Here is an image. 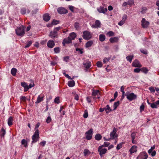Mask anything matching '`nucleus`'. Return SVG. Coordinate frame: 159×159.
<instances>
[{
  "label": "nucleus",
  "mask_w": 159,
  "mask_h": 159,
  "mask_svg": "<svg viewBox=\"0 0 159 159\" xmlns=\"http://www.w3.org/2000/svg\"><path fill=\"white\" fill-rule=\"evenodd\" d=\"M25 27L23 25L20 26L15 30L16 33L19 36L22 37L25 34Z\"/></svg>",
  "instance_id": "nucleus-1"
},
{
  "label": "nucleus",
  "mask_w": 159,
  "mask_h": 159,
  "mask_svg": "<svg viewBox=\"0 0 159 159\" xmlns=\"http://www.w3.org/2000/svg\"><path fill=\"white\" fill-rule=\"evenodd\" d=\"M127 98L129 101H131L136 99L137 95L133 93H130L129 92H126L125 94Z\"/></svg>",
  "instance_id": "nucleus-2"
},
{
  "label": "nucleus",
  "mask_w": 159,
  "mask_h": 159,
  "mask_svg": "<svg viewBox=\"0 0 159 159\" xmlns=\"http://www.w3.org/2000/svg\"><path fill=\"white\" fill-rule=\"evenodd\" d=\"M39 138V131L38 129H36L32 136V143H34L38 141Z\"/></svg>",
  "instance_id": "nucleus-3"
},
{
  "label": "nucleus",
  "mask_w": 159,
  "mask_h": 159,
  "mask_svg": "<svg viewBox=\"0 0 159 159\" xmlns=\"http://www.w3.org/2000/svg\"><path fill=\"white\" fill-rule=\"evenodd\" d=\"M102 146H99L98 149V151L99 152V155L101 157H102V155L107 153V149L106 148H103Z\"/></svg>",
  "instance_id": "nucleus-4"
},
{
  "label": "nucleus",
  "mask_w": 159,
  "mask_h": 159,
  "mask_svg": "<svg viewBox=\"0 0 159 159\" xmlns=\"http://www.w3.org/2000/svg\"><path fill=\"white\" fill-rule=\"evenodd\" d=\"M83 37L85 39L88 40L91 38L90 33L87 31H84L83 32Z\"/></svg>",
  "instance_id": "nucleus-5"
},
{
  "label": "nucleus",
  "mask_w": 159,
  "mask_h": 159,
  "mask_svg": "<svg viewBox=\"0 0 159 159\" xmlns=\"http://www.w3.org/2000/svg\"><path fill=\"white\" fill-rule=\"evenodd\" d=\"M148 157V155L147 153L145 152H141L138 156L137 159H147Z\"/></svg>",
  "instance_id": "nucleus-6"
},
{
  "label": "nucleus",
  "mask_w": 159,
  "mask_h": 159,
  "mask_svg": "<svg viewBox=\"0 0 159 159\" xmlns=\"http://www.w3.org/2000/svg\"><path fill=\"white\" fill-rule=\"evenodd\" d=\"M148 157V155L147 153L145 152H141L138 156L137 159H147Z\"/></svg>",
  "instance_id": "nucleus-7"
},
{
  "label": "nucleus",
  "mask_w": 159,
  "mask_h": 159,
  "mask_svg": "<svg viewBox=\"0 0 159 159\" xmlns=\"http://www.w3.org/2000/svg\"><path fill=\"white\" fill-rule=\"evenodd\" d=\"M149 24V22L146 20L144 18H143L141 21V25L143 28H147Z\"/></svg>",
  "instance_id": "nucleus-8"
},
{
  "label": "nucleus",
  "mask_w": 159,
  "mask_h": 159,
  "mask_svg": "<svg viewBox=\"0 0 159 159\" xmlns=\"http://www.w3.org/2000/svg\"><path fill=\"white\" fill-rule=\"evenodd\" d=\"M132 66L134 67L140 68L142 66L141 65L137 60H135L132 63Z\"/></svg>",
  "instance_id": "nucleus-9"
},
{
  "label": "nucleus",
  "mask_w": 159,
  "mask_h": 159,
  "mask_svg": "<svg viewBox=\"0 0 159 159\" xmlns=\"http://www.w3.org/2000/svg\"><path fill=\"white\" fill-rule=\"evenodd\" d=\"M57 11L58 12L61 14H65L67 12V10L65 8L62 7L58 8L57 9Z\"/></svg>",
  "instance_id": "nucleus-10"
},
{
  "label": "nucleus",
  "mask_w": 159,
  "mask_h": 159,
  "mask_svg": "<svg viewBox=\"0 0 159 159\" xmlns=\"http://www.w3.org/2000/svg\"><path fill=\"white\" fill-rule=\"evenodd\" d=\"M72 39L70 37H68L65 38L62 42V44L64 46H65L66 43H70L72 42Z\"/></svg>",
  "instance_id": "nucleus-11"
},
{
  "label": "nucleus",
  "mask_w": 159,
  "mask_h": 159,
  "mask_svg": "<svg viewBox=\"0 0 159 159\" xmlns=\"http://www.w3.org/2000/svg\"><path fill=\"white\" fill-rule=\"evenodd\" d=\"M83 65L86 69H89L91 67V63L89 61L87 60L83 62Z\"/></svg>",
  "instance_id": "nucleus-12"
},
{
  "label": "nucleus",
  "mask_w": 159,
  "mask_h": 159,
  "mask_svg": "<svg viewBox=\"0 0 159 159\" xmlns=\"http://www.w3.org/2000/svg\"><path fill=\"white\" fill-rule=\"evenodd\" d=\"M101 22L99 20H96L95 23L92 25V28H98L100 27Z\"/></svg>",
  "instance_id": "nucleus-13"
},
{
  "label": "nucleus",
  "mask_w": 159,
  "mask_h": 159,
  "mask_svg": "<svg viewBox=\"0 0 159 159\" xmlns=\"http://www.w3.org/2000/svg\"><path fill=\"white\" fill-rule=\"evenodd\" d=\"M97 10L100 13L105 14L107 11V8H104L103 7H100L97 8Z\"/></svg>",
  "instance_id": "nucleus-14"
},
{
  "label": "nucleus",
  "mask_w": 159,
  "mask_h": 159,
  "mask_svg": "<svg viewBox=\"0 0 159 159\" xmlns=\"http://www.w3.org/2000/svg\"><path fill=\"white\" fill-rule=\"evenodd\" d=\"M49 36L51 38L53 39L57 37V32L53 31L50 32Z\"/></svg>",
  "instance_id": "nucleus-15"
},
{
  "label": "nucleus",
  "mask_w": 159,
  "mask_h": 159,
  "mask_svg": "<svg viewBox=\"0 0 159 159\" xmlns=\"http://www.w3.org/2000/svg\"><path fill=\"white\" fill-rule=\"evenodd\" d=\"M47 45L49 48H53L55 45L54 41L52 40H49L47 43Z\"/></svg>",
  "instance_id": "nucleus-16"
},
{
  "label": "nucleus",
  "mask_w": 159,
  "mask_h": 159,
  "mask_svg": "<svg viewBox=\"0 0 159 159\" xmlns=\"http://www.w3.org/2000/svg\"><path fill=\"white\" fill-rule=\"evenodd\" d=\"M116 129L115 128H114L112 131L111 132L110 134V136L111 139H113L115 137H116L115 136V134H116Z\"/></svg>",
  "instance_id": "nucleus-17"
},
{
  "label": "nucleus",
  "mask_w": 159,
  "mask_h": 159,
  "mask_svg": "<svg viewBox=\"0 0 159 159\" xmlns=\"http://www.w3.org/2000/svg\"><path fill=\"white\" fill-rule=\"evenodd\" d=\"M43 19L45 21H48L50 19V16L48 13H46L43 16Z\"/></svg>",
  "instance_id": "nucleus-18"
},
{
  "label": "nucleus",
  "mask_w": 159,
  "mask_h": 159,
  "mask_svg": "<svg viewBox=\"0 0 159 159\" xmlns=\"http://www.w3.org/2000/svg\"><path fill=\"white\" fill-rule=\"evenodd\" d=\"M21 85L24 88V91H27L29 89V88H28V85H27L26 84L25 82H21Z\"/></svg>",
  "instance_id": "nucleus-19"
},
{
  "label": "nucleus",
  "mask_w": 159,
  "mask_h": 159,
  "mask_svg": "<svg viewBox=\"0 0 159 159\" xmlns=\"http://www.w3.org/2000/svg\"><path fill=\"white\" fill-rule=\"evenodd\" d=\"M137 147L136 146H133L130 149L129 152L131 154L137 151Z\"/></svg>",
  "instance_id": "nucleus-20"
},
{
  "label": "nucleus",
  "mask_w": 159,
  "mask_h": 159,
  "mask_svg": "<svg viewBox=\"0 0 159 159\" xmlns=\"http://www.w3.org/2000/svg\"><path fill=\"white\" fill-rule=\"evenodd\" d=\"M118 39L117 37H114L110 38L109 40L111 43H114L118 42Z\"/></svg>",
  "instance_id": "nucleus-21"
},
{
  "label": "nucleus",
  "mask_w": 159,
  "mask_h": 159,
  "mask_svg": "<svg viewBox=\"0 0 159 159\" xmlns=\"http://www.w3.org/2000/svg\"><path fill=\"white\" fill-rule=\"evenodd\" d=\"M43 97L40 95H39L37 98L36 101L35 102L36 104H38L40 102L43 100Z\"/></svg>",
  "instance_id": "nucleus-22"
},
{
  "label": "nucleus",
  "mask_w": 159,
  "mask_h": 159,
  "mask_svg": "<svg viewBox=\"0 0 159 159\" xmlns=\"http://www.w3.org/2000/svg\"><path fill=\"white\" fill-rule=\"evenodd\" d=\"M13 121V117L12 116H10L7 122V124L9 126H11L12 125Z\"/></svg>",
  "instance_id": "nucleus-23"
},
{
  "label": "nucleus",
  "mask_w": 159,
  "mask_h": 159,
  "mask_svg": "<svg viewBox=\"0 0 159 159\" xmlns=\"http://www.w3.org/2000/svg\"><path fill=\"white\" fill-rule=\"evenodd\" d=\"M76 36V34L74 32H72L71 33L69 36L71 39L73 40H74Z\"/></svg>",
  "instance_id": "nucleus-24"
},
{
  "label": "nucleus",
  "mask_w": 159,
  "mask_h": 159,
  "mask_svg": "<svg viewBox=\"0 0 159 159\" xmlns=\"http://www.w3.org/2000/svg\"><path fill=\"white\" fill-rule=\"evenodd\" d=\"M105 108V111L107 114L109 112L112 111V109L108 105H107L106 106V107Z\"/></svg>",
  "instance_id": "nucleus-25"
},
{
  "label": "nucleus",
  "mask_w": 159,
  "mask_h": 159,
  "mask_svg": "<svg viewBox=\"0 0 159 159\" xmlns=\"http://www.w3.org/2000/svg\"><path fill=\"white\" fill-rule=\"evenodd\" d=\"M99 40L101 42L104 41L106 39L105 36L104 34H101L99 36Z\"/></svg>",
  "instance_id": "nucleus-26"
},
{
  "label": "nucleus",
  "mask_w": 159,
  "mask_h": 159,
  "mask_svg": "<svg viewBox=\"0 0 159 159\" xmlns=\"http://www.w3.org/2000/svg\"><path fill=\"white\" fill-rule=\"evenodd\" d=\"M93 41L91 40L87 42L85 44V47L88 48L91 47L93 44Z\"/></svg>",
  "instance_id": "nucleus-27"
},
{
  "label": "nucleus",
  "mask_w": 159,
  "mask_h": 159,
  "mask_svg": "<svg viewBox=\"0 0 159 159\" xmlns=\"http://www.w3.org/2000/svg\"><path fill=\"white\" fill-rule=\"evenodd\" d=\"M68 85L70 87H73L75 85V82L74 80H70L68 82Z\"/></svg>",
  "instance_id": "nucleus-28"
},
{
  "label": "nucleus",
  "mask_w": 159,
  "mask_h": 159,
  "mask_svg": "<svg viewBox=\"0 0 159 159\" xmlns=\"http://www.w3.org/2000/svg\"><path fill=\"white\" fill-rule=\"evenodd\" d=\"M102 138V136L99 134H96L95 136V138L97 140H100Z\"/></svg>",
  "instance_id": "nucleus-29"
},
{
  "label": "nucleus",
  "mask_w": 159,
  "mask_h": 159,
  "mask_svg": "<svg viewBox=\"0 0 159 159\" xmlns=\"http://www.w3.org/2000/svg\"><path fill=\"white\" fill-rule=\"evenodd\" d=\"M134 57V55L128 56L126 57L127 60L129 61L130 62H131L132 60L133 59Z\"/></svg>",
  "instance_id": "nucleus-30"
},
{
  "label": "nucleus",
  "mask_w": 159,
  "mask_h": 159,
  "mask_svg": "<svg viewBox=\"0 0 159 159\" xmlns=\"http://www.w3.org/2000/svg\"><path fill=\"white\" fill-rule=\"evenodd\" d=\"M98 94H100L99 91L98 90H94L93 89L92 95L93 96H95L98 95Z\"/></svg>",
  "instance_id": "nucleus-31"
},
{
  "label": "nucleus",
  "mask_w": 159,
  "mask_h": 159,
  "mask_svg": "<svg viewBox=\"0 0 159 159\" xmlns=\"http://www.w3.org/2000/svg\"><path fill=\"white\" fill-rule=\"evenodd\" d=\"M17 69L15 68H12L11 70V73L13 76H15L17 72Z\"/></svg>",
  "instance_id": "nucleus-32"
},
{
  "label": "nucleus",
  "mask_w": 159,
  "mask_h": 159,
  "mask_svg": "<svg viewBox=\"0 0 159 159\" xmlns=\"http://www.w3.org/2000/svg\"><path fill=\"white\" fill-rule=\"evenodd\" d=\"M119 104L120 102L119 101H117L116 102H115L113 106L114 107L113 110H116L117 107L119 106Z\"/></svg>",
  "instance_id": "nucleus-33"
},
{
  "label": "nucleus",
  "mask_w": 159,
  "mask_h": 159,
  "mask_svg": "<svg viewBox=\"0 0 159 159\" xmlns=\"http://www.w3.org/2000/svg\"><path fill=\"white\" fill-rule=\"evenodd\" d=\"M21 144L24 145L25 147H26L27 146V142L25 139H23L21 141Z\"/></svg>",
  "instance_id": "nucleus-34"
},
{
  "label": "nucleus",
  "mask_w": 159,
  "mask_h": 159,
  "mask_svg": "<svg viewBox=\"0 0 159 159\" xmlns=\"http://www.w3.org/2000/svg\"><path fill=\"white\" fill-rule=\"evenodd\" d=\"M141 71L145 74H147L148 72V70L146 67H143L141 69Z\"/></svg>",
  "instance_id": "nucleus-35"
},
{
  "label": "nucleus",
  "mask_w": 159,
  "mask_h": 159,
  "mask_svg": "<svg viewBox=\"0 0 159 159\" xmlns=\"http://www.w3.org/2000/svg\"><path fill=\"white\" fill-rule=\"evenodd\" d=\"M74 27L76 30H78L80 28V24L78 22H75L74 24Z\"/></svg>",
  "instance_id": "nucleus-36"
},
{
  "label": "nucleus",
  "mask_w": 159,
  "mask_h": 159,
  "mask_svg": "<svg viewBox=\"0 0 159 159\" xmlns=\"http://www.w3.org/2000/svg\"><path fill=\"white\" fill-rule=\"evenodd\" d=\"M1 133V137H3L6 134L5 130L3 129V128H2Z\"/></svg>",
  "instance_id": "nucleus-37"
},
{
  "label": "nucleus",
  "mask_w": 159,
  "mask_h": 159,
  "mask_svg": "<svg viewBox=\"0 0 159 159\" xmlns=\"http://www.w3.org/2000/svg\"><path fill=\"white\" fill-rule=\"evenodd\" d=\"M107 34L109 37H111L114 35V33L112 31H110L107 33Z\"/></svg>",
  "instance_id": "nucleus-38"
},
{
  "label": "nucleus",
  "mask_w": 159,
  "mask_h": 159,
  "mask_svg": "<svg viewBox=\"0 0 159 159\" xmlns=\"http://www.w3.org/2000/svg\"><path fill=\"white\" fill-rule=\"evenodd\" d=\"M84 153L85 156H86L87 155H89L90 154L89 151L87 149H85L84 150Z\"/></svg>",
  "instance_id": "nucleus-39"
},
{
  "label": "nucleus",
  "mask_w": 159,
  "mask_h": 159,
  "mask_svg": "<svg viewBox=\"0 0 159 159\" xmlns=\"http://www.w3.org/2000/svg\"><path fill=\"white\" fill-rule=\"evenodd\" d=\"M93 132V129H91L88 131L86 132L85 133V134L87 135H92Z\"/></svg>",
  "instance_id": "nucleus-40"
},
{
  "label": "nucleus",
  "mask_w": 159,
  "mask_h": 159,
  "mask_svg": "<svg viewBox=\"0 0 159 159\" xmlns=\"http://www.w3.org/2000/svg\"><path fill=\"white\" fill-rule=\"evenodd\" d=\"M32 43V42L31 41L28 42H27L26 45L25 47V48H27L29 47L31 45Z\"/></svg>",
  "instance_id": "nucleus-41"
},
{
  "label": "nucleus",
  "mask_w": 159,
  "mask_h": 159,
  "mask_svg": "<svg viewBox=\"0 0 159 159\" xmlns=\"http://www.w3.org/2000/svg\"><path fill=\"white\" fill-rule=\"evenodd\" d=\"M88 116V111L87 110H85L84 111V113L83 115V117L84 118H87Z\"/></svg>",
  "instance_id": "nucleus-42"
},
{
  "label": "nucleus",
  "mask_w": 159,
  "mask_h": 159,
  "mask_svg": "<svg viewBox=\"0 0 159 159\" xmlns=\"http://www.w3.org/2000/svg\"><path fill=\"white\" fill-rule=\"evenodd\" d=\"M59 21L53 20L52 21V23L53 25H56L59 23Z\"/></svg>",
  "instance_id": "nucleus-43"
},
{
  "label": "nucleus",
  "mask_w": 159,
  "mask_h": 159,
  "mask_svg": "<svg viewBox=\"0 0 159 159\" xmlns=\"http://www.w3.org/2000/svg\"><path fill=\"white\" fill-rule=\"evenodd\" d=\"M97 66L98 67H101L102 66V64L101 62L98 61L97 63Z\"/></svg>",
  "instance_id": "nucleus-44"
},
{
  "label": "nucleus",
  "mask_w": 159,
  "mask_h": 159,
  "mask_svg": "<svg viewBox=\"0 0 159 159\" xmlns=\"http://www.w3.org/2000/svg\"><path fill=\"white\" fill-rule=\"evenodd\" d=\"M109 144L110 143L109 142H104L103 145H102L101 146H102L103 147H106L108 146Z\"/></svg>",
  "instance_id": "nucleus-45"
},
{
  "label": "nucleus",
  "mask_w": 159,
  "mask_h": 159,
  "mask_svg": "<svg viewBox=\"0 0 159 159\" xmlns=\"http://www.w3.org/2000/svg\"><path fill=\"white\" fill-rule=\"evenodd\" d=\"M150 105L151 107L152 108H157V104H156L155 102H153L152 103H151Z\"/></svg>",
  "instance_id": "nucleus-46"
},
{
  "label": "nucleus",
  "mask_w": 159,
  "mask_h": 159,
  "mask_svg": "<svg viewBox=\"0 0 159 159\" xmlns=\"http://www.w3.org/2000/svg\"><path fill=\"white\" fill-rule=\"evenodd\" d=\"M155 146H153L151 147V148L148 150V152L149 154H150L151 153L152 151V150L155 149Z\"/></svg>",
  "instance_id": "nucleus-47"
},
{
  "label": "nucleus",
  "mask_w": 159,
  "mask_h": 159,
  "mask_svg": "<svg viewBox=\"0 0 159 159\" xmlns=\"http://www.w3.org/2000/svg\"><path fill=\"white\" fill-rule=\"evenodd\" d=\"M54 51L55 53H59L60 51V49L59 48L57 47L55 48H54Z\"/></svg>",
  "instance_id": "nucleus-48"
},
{
  "label": "nucleus",
  "mask_w": 159,
  "mask_h": 159,
  "mask_svg": "<svg viewBox=\"0 0 159 159\" xmlns=\"http://www.w3.org/2000/svg\"><path fill=\"white\" fill-rule=\"evenodd\" d=\"M54 102L58 104L59 103V97H56L54 99Z\"/></svg>",
  "instance_id": "nucleus-49"
},
{
  "label": "nucleus",
  "mask_w": 159,
  "mask_h": 159,
  "mask_svg": "<svg viewBox=\"0 0 159 159\" xmlns=\"http://www.w3.org/2000/svg\"><path fill=\"white\" fill-rule=\"evenodd\" d=\"M26 10L25 8H22L21 9V13L22 14H26Z\"/></svg>",
  "instance_id": "nucleus-50"
},
{
  "label": "nucleus",
  "mask_w": 159,
  "mask_h": 159,
  "mask_svg": "<svg viewBox=\"0 0 159 159\" xmlns=\"http://www.w3.org/2000/svg\"><path fill=\"white\" fill-rule=\"evenodd\" d=\"M136 135V133L135 132H133L131 134V137L132 139L134 140L135 138V136Z\"/></svg>",
  "instance_id": "nucleus-51"
},
{
  "label": "nucleus",
  "mask_w": 159,
  "mask_h": 159,
  "mask_svg": "<svg viewBox=\"0 0 159 159\" xmlns=\"http://www.w3.org/2000/svg\"><path fill=\"white\" fill-rule=\"evenodd\" d=\"M110 60V58H105L103 60V62L104 63H106L107 61H109Z\"/></svg>",
  "instance_id": "nucleus-52"
},
{
  "label": "nucleus",
  "mask_w": 159,
  "mask_h": 159,
  "mask_svg": "<svg viewBox=\"0 0 159 159\" xmlns=\"http://www.w3.org/2000/svg\"><path fill=\"white\" fill-rule=\"evenodd\" d=\"M51 121V118L50 116H48V117L46 119V122L48 123H49Z\"/></svg>",
  "instance_id": "nucleus-53"
},
{
  "label": "nucleus",
  "mask_w": 159,
  "mask_h": 159,
  "mask_svg": "<svg viewBox=\"0 0 159 159\" xmlns=\"http://www.w3.org/2000/svg\"><path fill=\"white\" fill-rule=\"evenodd\" d=\"M46 141H43L41 142L39 144L41 145L42 146H44L46 143Z\"/></svg>",
  "instance_id": "nucleus-54"
},
{
  "label": "nucleus",
  "mask_w": 159,
  "mask_h": 159,
  "mask_svg": "<svg viewBox=\"0 0 159 159\" xmlns=\"http://www.w3.org/2000/svg\"><path fill=\"white\" fill-rule=\"evenodd\" d=\"M141 70V69L135 68L134 70V72L135 73H139Z\"/></svg>",
  "instance_id": "nucleus-55"
},
{
  "label": "nucleus",
  "mask_w": 159,
  "mask_h": 159,
  "mask_svg": "<svg viewBox=\"0 0 159 159\" xmlns=\"http://www.w3.org/2000/svg\"><path fill=\"white\" fill-rule=\"evenodd\" d=\"M69 58V56H66L64 57L63 58V60L66 62H67L68 61V60Z\"/></svg>",
  "instance_id": "nucleus-56"
},
{
  "label": "nucleus",
  "mask_w": 159,
  "mask_h": 159,
  "mask_svg": "<svg viewBox=\"0 0 159 159\" xmlns=\"http://www.w3.org/2000/svg\"><path fill=\"white\" fill-rule=\"evenodd\" d=\"M92 137V135H87L86 138V139L88 140H89L91 139Z\"/></svg>",
  "instance_id": "nucleus-57"
},
{
  "label": "nucleus",
  "mask_w": 159,
  "mask_h": 159,
  "mask_svg": "<svg viewBox=\"0 0 159 159\" xmlns=\"http://www.w3.org/2000/svg\"><path fill=\"white\" fill-rule=\"evenodd\" d=\"M125 22V21H124L123 20H122L118 23V24L119 25L121 26L122 25H123L124 24Z\"/></svg>",
  "instance_id": "nucleus-58"
},
{
  "label": "nucleus",
  "mask_w": 159,
  "mask_h": 159,
  "mask_svg": "<svg viewBox=\"0 0 159 159\" xmlns=\"http://www.w3.org/2000/svg\"><path fill=\"white\" fill-rule=\"evenodd\" d=\"M122 147V144L121 143H119L117 145L116 149L117 150L120 149Z\"/></svg>",
  "instance_id": "nucleus-59"
},
{
  "label": "nucleus",
  "mask_w": 159,
  "mask_h": 159,
  "mask_svg": "<svg viewBox=\"0 0 159 159\" xmlns=\"http://www.w3.org/2000/svg\"><path fill=\"white\" fill-rule=\"evenodd\" d=\"M127 3L128 5H131L133 4L134 1L133 0H129Z\"/></svg>",
  "instance_id": "nucleus-60"
},
{
  "label": "nucleus",
  "mask_w": 159,
  "mask_h": 159,
  "mask_svg": "<svg viewBox=\"0 0 159 159\" xmlns=\"http://www.w3.org/2000/svg\"><path fill=\"white\" fill-rule=\"evenodd\" d=\"M144 106L143 104H142L140 107V111L142 112L144 110Z\"/></svg>",
  "instance_id": "nucleus-61"
},
{
  "label": "nucleus",
  "mask_w": 159,
  "mask_h": 159,
  "mask_svg": "<svg viewBox=\"0 0 159 159\" xmlns=\"http://www.w3.org/2000/svg\"><path fill=\"white\" fill-rule=\"evenodd\" d=\"M149 89L152 93H154L155 92V89L153 87H150L149 88Z\"/></svg>",
  "instance_id": "nucleus-62"
},
{
  "label": "nucleus",
  "mask_w": 159,
  "mask_h": 159,
  "mask_svg": "<svg viewBox=\"0 0 159 159\" xmlns=\"http://www.w3.org/2000/svg\"><path fill=\"white\" fill-rule=\"evenodd\" d=\"M76 51H79V52L80 53V54H82L83 53V52L82 51V49H80L79 48H76Z\"/></svg>",
  "instance_id": "nucleus-63"
},
{
  "label": "nucleus",
  "mask_w": 159,
  "mask_h": 159,
  "mask_svg": "<svg viewBox=\"0 0 159 159\" xmlns=\"http://www.w3.org/2000/svg\"><path fill=\"white\" fill-rule=\"evenodd\" d=\"M127 15L125 14L123 16L122 20L125 21V20L127 19Z\"/></svg>",
  "instance_id": "nucleus-64"
}]
</instances>
